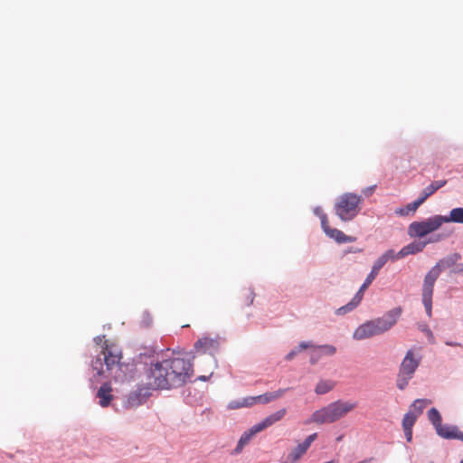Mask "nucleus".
Listing matches in <instances>:
<instances>
[{"mask_svg": "<svg viewBox=\"0 0 463 463\" xmlns=\"http://www.w3.org/2000/svg\"><path fill=\"white\" fill-rule=\"evenodd\" d=\"M316 348H319L322 353L326 355H333L336 352V348L331 345H324L319 346H315Z\"/></svg>", "mask_w": 463, "mask_h": 463, "instance_id": "obj_31", "label": "nucleus"}, {"mask_svg": "<svg viewBox=\"0 0 463 463\" xmlns=\"http://www.w3.org/2000/svg\"><path fill=\"white\" fill-rule=\"evenodd\" d=\"M97 342H101V337L100 336H98L96 339H95Z\"/></svg>", "mask_w": 463, "mask_h": 463, "instance_id": "obj_42", "label": "nucleus"}, {"mask_svg": "<svg viewBox=\"0 0 463 463\" xmlns=\"http://www.w3.org/2000/svg\"><path fill=\"white\" fill-rule=\"evenodd\" d=\"M122 359L121 349L116 344L107 340L101 345L99 354L92 361V369L98 375H103L106 372H110L114 368H119Z\"/></svg>", "mask_w": 463, "mask_h": 463, "instance_id": "obj_5", "label": "nucleus"}, {"mask_svg": "<svg viewBox=\"0 0 463 463\" xmlns=\"http://www.w3.org/2000/svg\"><path fill=\"white\" fill-rule=\"evenodd\" d=\"M430 403V402L427 399H417L411 405L410 411H412L418 417L422 413L424 408Z\"/></svg>", "mask_w": 463, "mask_h": 463, "instance_id": "obj_23", "label": "nucleus"}, {"mask_svg": "<svg viewBox=\"0 0 463 463\" xmlns=\"http://www.w3.org/2000/svg\"><path fill=\"white\" fill-rule=\"evenodd\" d=\"M257 433H259L257 430H255L254 426H252L249 430L245 431L241 439L238 441V444L235 449V452L240 453L245 445H247L253 436H255Z\"/></svg>", "mask_w": 463, "mask_h": 463, "instance_id": "obj_18", "label": "nucleus"}, {"mask_svg": "<svg viewBox=\"0 0 463 463\" xmlns=\"http://www.w3.org/2000/svg\"><path fill=\"white\" fill-rule=\"evenodd\" d=\"M244 298L243 304L250 305L254 299V293L250 288H248L243 291L242 296Z\"/></svg>", "mask_w": 463, "mask_h": 463, "instance_id": "obj_32", "label": "nucleus"}, {"mask_svg": "<svg viewBox=\"0 0 463 463\" xmlns=\"http://www.w3.org/2000/svg\"><path fill=\"white\" fill-rule=\"evenodd\" d=\"M221 338L219 336L204 335L194 343L195 353L199 354L214 355L221 348Z\"/></svg>", "mask_w": 463, "mask_h": 463, "instance_id": "obj_10", "label": "nucleus"}, {"mask_svg": "<svg viewBox=\"0 0 463 463\" xmlns=\"http://www.w3.org/2000/svg\"><path fill=\"white\" fill-rule=\"evenodd\" d=\"M453 273H463V263L456 262V265L452 269Z\"/></svg>", "mask_w": 463, "mask_h": 463, "instance_id": "obj_36", "label": "nucleus"}, {"mask_svg": "<svg viewBox=\"0 0 463 463\" xmlns=\"http://www.w3.org/2000/svg\"><path fill=\"white\" fill-rule=\"evenodd\" d=\"M447 184V180H438L432 182L430 185L425 187V190L432 195L437 190L443 187Z\"/></svg>", "mask_w": 463, "mask_h": 463, "instance_id": "obj_30", "label": "nucleus"}, {"mask_svg": "<svg viewBox=\"0 0 463 463\" xmlns=\"http://www.w3.org/2000/svg\"><path fill=\"white\" fill-rule=\"evenodd\" d=\"M356 407L357 403L354 402L337 400L314 411L305 423H333L344 418Z\"/></svg>", "mask_w": 463, "mask_h": 463, "instance_id": "obj_4", "label": "nucleus"}, {"mask_svg": "<svg viewBox=\"0 0 463 463\" xmlns=\"http://www.w3.org/2000/svg\"><path fill=\"white\" fill-rule=\"evenodd\" d=\"M420 364V356L416 355L412 350H409L400 365L397 375L396 384L400 390L406 388Z\"/></svg>", "mask_w": 463, "mask_h": 463, "instance_id": "obj_7", "label": "nucleus"}, {"mask_svg": "<svg viewBox=\"0 0 463 463\" xmlns=\"http://www.w3.org/2000/svg\"><path fill=\"white\" fill-rule=\"evenodd\" d=\"M138 394L134 392L129 395L128 401L134 400V398H137Z\"/></svg>", "mask_w": 463, "mask_h": 463, "instance_id": "obj_39", "label": "nucleus"}, {"mask_svg": "<svg viewBox=\"0 0 463 463\" xmlns=\"http://www.w3.org/2000/svg\"><path fill=\"white\" fill-rule=\"evenodd\" d=\"M445 223L447 222H456L463 224V208L458 207L453 208L449 216H444Z\"/></svg>", "mask_w": 463, "mask_h": 463, "instance_id": "obj_20", "label": "nucleus"}, {"mask_svg": "<svg viewBox=\"0 0 463 463\" xmlns=\"http://www.w3.org/2000/svg\"><path fill=\"white\" fill-rule=\"evenodd\" d=\"M460 259L461 255L459 253L456 252L450 254L446 258L439 260L436 265L432 267L430 270L426 274L422 285V303L429 317H431L432 295L436 280L444 269H453V267L456 265V262H458Z\"/></svg>", "mask_w": 463, "mask_h": 463, "instance_id": "obj_3", "label": "nucleus"}, {"mask_svg": "<svg viewBox=\"0 0 463 463\" xmlns=\"http://www.w3.org/2000/svg\"><path fill=\"white\" fill-rule=\"evenodd\" d=\"M314 212H315V214L317 215L319 218H320L321 213H325L320 207H317Z\"/></svg>", "mask_w": 463, "mask_h": 463, "instance_id": "obj_38", "label": "nucleus"}, {"mask_svg": "<svg viewBox=\"0 0 463 463\" xmlns=\"http://www.w3.org/2000/svg\"><path fill=\"white\" fill-rule=\"evenodd\" d=\"M427 331H428V334L432 336L431 331H430V330H427Z\"/></svg>", "mask_w": 463, "mask_h": 463, "instance_id": "obj_44", "label": "nucleus"}, {"mask_svg": "<svg viewBox=\"0 0 463 463\" xmlns=\"http://www.w3.org/2000/svg\"><path fill=\"white\" fill-rule=\"evenodd\" d=\"M439 237H437L435 240L428 241H413L410 244L404 246L399 252L398 257H406L410 254H415L423 250L428 243L438 241Z\"/></svg>", "mask_w": 463, "mask_h": 463, "instance_id": "obj_15", "label": "nucleus"}, {"mask_svg": "<svg viewBox=\"0 0 463 463\" xmlns=\"http://www.w3.org/2000/svg\"><path fill=\"white\" fill-rule=\"evenodd\" d=\"M383 266L382 265V262H378L377 260H375L373 268H372V270L371 272L369 273V275L366 277L364 282V288H367L371 284L372 282L374 280V279L376 278V276L378 275L380 269L383 268Z\"/></svg>", "mask_w": 463, "mask_h": 463, "instance_id": "obj_21", "label": "nucleus"}, {"mask_svg": "<svg viewBox=\"0 0 463 463\" xmlns=\"http://www.w3.org/2000/svg\"><path fill=\"white\" fill-rule=\"evenodd\" d=\"M362 201L361 195L353 193L342 194L335 205V214L344 222L353 220L360 212Z\"/></svg>", "mask_w": 463, "mask_h": 463, "instance_id": "obj_6", "label": "nucleus"}, {"mask_svg": "<svg viewBox=\"0 0 463 463\" xmlns=\"http://www.w3.org/2000/svg\"><path fill=\"white\" fill-rule=\"evenodd\" d=\"M430 196V194L424 188L418 200L420 201V203L422 204Z\"/></svg>", "mask_w": 463, "mask_h": 463, "instance_id": "obj_35", "label": "nucleus"}, {"mask_svg": "<svg viewBox=\"0 0 463 463\" xmlns=\"http://www.w3.org/2000/svg\"><path fill=\"white\" fill-rule=\"evenodd\" d=\"M456 426H449V425H439L436 431L439 436L444 438V439H452L453 437L447 436L449 433H454V430L456 429Z\"/></svg>", "mask_w": 463, "mask_h": 463, "instance_id": "obj_28", "label": "nucleus"}, {"mask_svg": "<svg viewBox=\"0 0 463 463\" xmlns=\"http://www.w3.org/2000/svg\"><path fill=\"white\" fill-rule=\"evenodd\" d=\"M460 463H463V459L460 461Z\"/></svg>", "mask_w": 463, "mask_h": 463, "instance_id": "obj_45", "label": "nucleus"}, {"mask_svg": "<svg viewBox=\"0 0 463 463\" xmlns=\"http://www.w3.org/2000/svg\"><path fill=\"white\" fill-rule=\"evenodd\" d=\"M318 358H319L318 355H317V356L312 355L310 361H311L312 364H315L317 361Z\"/></svg>", "mask_w": 463, "mask_h": 463, "instance_id": "obj_41", "label": "nucleus"}, {"mask_svg": "<svg viewBox=\"0 0 463 463\" xmlns=\"http://www.w3.org/2000/svg\"><path fill=\"white\" fill-rule=\"evenodd\" d=\"M326 235L334 239L338 243H345V242H354L355 241L354 237L345 235L343 232L337 229H331L329 231V233H326Z\"/></svg>", "mask_w": 463, "mask_h": 463, "instance_id": "obj_19", "label": "nucleus"}, {"mask_svg": "<svg viewBox=\"0 0 463 463\" xmlns=\"http://www.w3.org/2000/svg\"><path fill=\"white\" fill-rule=\"evenodd\" d=\"M420 205V201L417 199L414 202L407 204L405 209L401 208L396 210V213L400 215H407L410 212L414 213Z\"/></svg>", "mask_w": 463, "mask_h": 463, "instance_id": "obj_27", "label": "nucleus"}, {"mask_svg": "<svg viewBox=\"0 0 463 463\" xmlns=\"http://www.w3.org/2000/svg\"><path fill=\"white\" fill-rule=\"evenodd\" d=\"M286 391V389H279L276 392H270L258 396H249L243 398L241 400L233 402V409L251 407L255 404H267L270 402H273L282 397L285 394Z\"/></svg>", "mask_w": 463, "mask_h": 463, "instance_id": "obj_9", "label": "nucleus"}, {"mask_svg": "<svg viewBox=\"0 0 463 463\" xmlns=\"http://www.w3.org/2000/svg\"><path fill=\"white\" fill-rule=\"evenodd\" d=\"M447 436L453 437L452 439H459L463 441V432H461L458 427L454 430V433H449Z\"/></svg>", "mask_w": 463, "mask_h": 463, "instance_id": "obj_34", "label": "nucleus"}, {"mask_svg": "<svg viewBox=\"0 0 463 463\" xmlns=\"http://www.w3.org/2000/svg\"><path fill=\"white\" fill-rule=\"evenodd\" d=\"M287 413L286 409H280L278 411L269 415L263 420L254 425L255 430L260 432L274 423L279 421Z\"/></svg>", "mask_w": 463, "mask_h": 463, "instance_id": "obj_13", "label": "nucleus"}, {"mask_svg": "<svg viewBox=\"0 0 463 463\" xmlns=\"http://www.w3.org/2000/svg\"><path fill=\"white\" fill-rule=\"evenodd\" d=\"M417 418V414H415L412 411H409L402 419L403 430L412 429Z\"/></svg>", "mask_w": 463, "mask_h": 463, "instance_id": "obj_24", "label": "nucleus"}, {"mask_svg": "<svg viewBox=\"0 0 463 463\" xmlns=\"http://www.w3.org/2000/svg\"><path fill=\"white\" fill-rule=\"evenodd\" d=\"M445 223L444 216L434 215L422 222H413L409 225L408 234L411 237H424L439 229Z\"/></svg>", "mask_w": 463, "mask_h": 463, "instance_id": "obj_8", "label": "nucleus"}, {"mask_svg": "<svg viewBox=\"0 0 463 463\" xmlns=\"http://www.w3.org/2000/svg\"><path fill=\"white\" fill-rule=\"evenodd\" d=\"M307 348H313V345L307 342H301L296 349L292 350L287 354L286 359L291 360L298 353Z\"/></svg>", "mask_w": 463, "mask_h": 463, "instance_id": "obj_29", "label": "nucleus"}, {"mask_svg": "<svg viewBox=\"0 0 463 463\" xmlns=\"http://www.w3.org/2000/svg\"><path fill=\"white\" fill-rule=\"evenodd\" d=\"M401 314L402 308L396 307L385 313L382 317L366 321L354 330L353 337L355 340H364L382 335L397 323Z\"/></svg>", "mask_w": 463, "mask_h": 463, "instance_id": "obj_2", "label": "nucleus"}, {"mask_svg": "<svg viewBox=\"0 0 463 463\" xmlns=\"http://www.w3.org/2000/svg\"><path fill=\"white\" fill-rule=\"evenodd\" d=\"M428 418L430 420V421L433 424V426L435 427V430L439 426L441 425V415L440 413L439 412V411L435 408H431L429 411H428Z\"/></svg>", "mask_w": 463, "mask_h": 463, "instance_id": "obj_26", "label": "nucleus"}, {"mask_svg": "<svg viewBox=\"0 0 463 463\" xmlns=\"http://www.w3.org/2000/svg\"><path fill=\"white\" fill-rule=\"evenodd\" d=\"M320 221H321V227L325 233H329V231H331V227L329 226L328 219L326 213H321L320 215Z\"/></svg>", "mask_w": 463, "mask_h": 463, "instance_id": "obj_33", "label": "nucleus"}, {"mask_svg": "<svg viewBox=\"0 0 463 463\" xmlns=\"http://www.w3.org/2000/svg\"><path fill=\"white\" fill-rule=\"evenodd\" d=\"M287 413L286 409H280L278 411L269 415L263 420L254 425L255 430L260 432L274 423L279 421Z\"/></svg>", "mask_w": 463, "mask_h": 463, "instance_id": "obj_14", "label": "nucleus"}, {"mask_svg": "<svg viewBox=\"0 0 463 463\" xmlns=\"http://www.w3.org/2000/svg\"><path fill=\"white\" fill-rule=\"evenodd\" d=\"M193 375L191 360L174 352L157 354L146 370V384L153 390L179 388L189 382Z\"/></svg>", "mask_w": 463, "mask_h": 463, "instance_id": "obj_1", "label": "nucleus"}, {"mask_svg": "<svg viewBox=\"0 0 463 463\" xmlns=\"http://www.w3.org/2000/svg\"><path fill=\"white\" fill-rule=\"evenodd\" d=\"M343 436H340L336 439L337 441H340L342 439Z\"/></svg>", "mask_w": 463, "mask_h": 463, "instance_id": "obj_43", "label": "nucleus"}, {"mask_svg": "<svg viewBox=\"0 0 463 463\" xmlns=\"http://www.w3.org/2000/svg\"><path fill=\"white\" fill-rule=\"evenodd\" d=\"M407 441H411L412 439V429L403 430Z\"/></svg>", "mask_w": 463, "mask_h": 463, "instance_id": "obj_37", "label": "nucleus"}, {"mask_svg": "<svg viewBox=\"0 0 463 463\" xmlns=\"http://www.w3.org/2000/svg\"><path fill=\"white\" fill-rule=\"evenodd\" d=\"M334 386V382L330 380H322L317 384L315 392L317 394H325L330 392Z\"/></svg>", "mask_w": 463, "mask_h": 463, "instance_id": "obj_22", "label": "nucleus"}, {"mask_svg": "<svg viewBox=\"0 0 463 463\" xmlns=\"http://www.w3.org/2000/svg\"><path fill=\"white\" fill-rule=\"evenodd\" d=\"M317 438V433H313L306 438V439L295 447L288 456L289 462L293 463L298 461L309 449L312 442Z\"/></svg>", "mask_w": 463, "mask_h": 463, "instance_id": "obj_11", "label": "nucleus"}, {"mask_svg": "<svg viewBox=\"0 0 463 463\" xmlns=\"http://www.w3.org/2000/svg\"><path fill=\"white\" fill-rule=\"evenodd\" d=\"M112 387L110 383H103L97 392V397L99 398V404L101 407H108L114 399L112 394Z\"/></svg>", "mask_w": 463, "mask_h": 463, "instance_id": "obj_16", "label": "nucleus"}, {"mask_svg": "<svg viewBox=\"0 0 463 463\" xmlns=\"http://www.w3.org/2000/svg\"><path fill=\"white\" fill-rule=\"evenodd\" d=\"M446 344L448 345H451V346H460L461 345L459 343H452V342H447Z\"/></svg>", "mask_w": 463, "mask_h": 463, "instance_id": "obj_40", "label": "nucleus"}, {"mask_svg": "<svg viewBox=\"0 0 463 463\" xmlns=\"http://www.w3.org/2000/svg\"><path fill=\"white\" fill-rule=\"evenodd\" d=\"M399 259H402V257H398V252L395 253V251L393 250H388L381 257H379L376 260L378 262H382V265L384 266L388 260L394 261Z\"/></svg>", "mask_w": 463, "mask_h": 463, "instance_id": "obj_25", "label": "nucleus"}, {"mask_svg": "<svg viewBox=\"0 0 463 463\" xmlns=\"http://www.w3.org/2000/svg\"><path fill=\"white\" fill-rule=\"evenodd\" d=\"M366 288H364V284L360 287L359 290L355 294V296L352 298V300L346 305L339 307L336 311V315H345L348 312L354 310L362 301L364 297V292Z\"/></svg>", "mask_w": 463, "mask_h": 463, "instance_id": "obj_17", "label": "nucleus"}, {"mask_svg": "<svg viewBox=\"0 0 463 463\" xmlns=\"http://www.w3.org/2000/svg\"><path fill=\"white\" fill-rule=\"evenodd\" d=\"M287 413L286 409H280L278 411L269 415L263 420L254 425L255 430L260 432L274 423L279 421Z\"/></svg>", "mask_w": 463, "mask_h": 463, "instance_id": "obj_12", "label": "nucleus"}]
</instances>
